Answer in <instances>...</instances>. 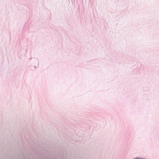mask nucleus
Segmentation results:
<instances>
[{"instance_id":"f257e3e1","label":"nucleus","mask_w":159,"mask_h":159,"mask_svg":"<svg viewBox=\"0 0 159 159\" xmlns=\"http://www.w3.org/2000/svg\"><path fill=\"white\" fill-rule=\"evenodd\" d=\"M134 159H146L144 158H139V157H136V158H135Z\"/></svg>"}]
</instances>
